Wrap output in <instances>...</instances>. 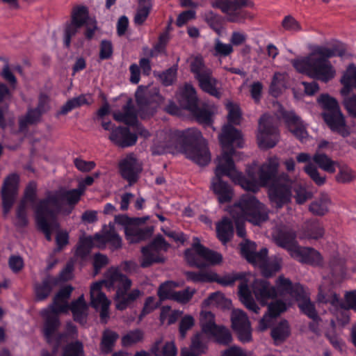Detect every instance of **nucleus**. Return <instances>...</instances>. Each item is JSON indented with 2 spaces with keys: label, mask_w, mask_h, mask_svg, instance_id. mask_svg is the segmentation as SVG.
Segmentation results:
<instances>
[{
  "label": "nucleus",
  "mask_w": 356,
  "mask_h": 356,
  "mask_svg": "<svg viewBox=\"0 0 356 356\" xmlns=\"http://www.w3.org/2000/svg\"><path fill=\"white\" fill-rule=\"evenodd\" d=\"M248 0H215L212 6L226 14L227 20L234 23H243L252 19V15L242 8L248 5Z\"/></svg>",
  "instance_id": "9b49d317"
},
{
  "label": "nucleus",
  "mask_w": 356,
  "mask_h": 356,
  "mask_svg": "<svg viewBox=\"0 0 356 356\" xmlns=\"http://www.w3.org/2000/svg\"><path fill=\"white\" fill-rule=\"evenodd\" d=\"M113 118L118 122L129 125H134L137 122V116L131 101H129L123 107V112H114Z\"/></svg>",
  "instance_id": "4c0bfd02"
},
{
  "label": "nucleus",
  "mask_w": 356,
  "mask_h": 356,
  "mask_svg": "<svg viewBox=\"0 0 356 356\" xmlns=\"http://www.w3.org/2000/svg\"><path fill=\"white\" fill-rule=\"evenodd\" d=\"M276 287L281 295L289 294L291 297L296 298L300 292L298 291L297 288H303L300 284H293L291 280L281 275L276 282Z\"/></svg>",
  "instance_id": "c9c22d12"
},
{
  "label": "nucleus",
  "mask_w": 356,
  "mask_h": 356,
  "mask_svg": "<svg viewBox=\"0 0 356 356\" xmlns=\"http://www.w3.org/2000/svg\"><path fill=\"white\" fill-rule=\"evenodd\" d=\"M202 332L209 335L217 327L215 323L214 316L211 312L203 311L200 314V320Z\"/></svg>",
  "instance_id": "09e8293b"
},
{
  "label": "nucleus",
  "mask_w": 356,
  "mask_h": 356,
  "mask_svg": "<svg viewBox=\"0 0 356 356\" xmlns=\"http://www.w3.org/2000/svg\"><path fill=\"white\" fill-rule=\"evenodd\" d=\"M204 304L220 308H228L231 305V301L226 298L222 293L216 292L211 293L209 298L204 300Z\"/></svg>",
  "instance_id": "603ef678"
},
{
  "label": "nucleus",
  "mask_w": 356,
  "mask_h": 356,
  "mask_svg": "<svg viewBox=\"0 0 356 356\" xmlns=\"http://www.w3.org/2000/svg\"><path fill=\"white\" fill-rule=\"evenodd\" d=\"M88 17V8L84 6H76L72 11V21L83 26Z\"/></svg>",
  "instance_id": "bf43d9fd"
},
{
  "label": "nucleus",
  "mask_w": 356,
  "mask_h": 356,
  "mask_svg": "<svg viewBox=\"0 0 356 356\" xmlns=\"http://www.w3.org/2000/svg\"><path fill=\"white\" fill-rule=\"evenodd\" d=\"M222 176H216L211 179V188L218 196L220 203L229 202L233 197V191L231 186L221 179Z\"/></svg>",
  "instance_id": "a878e982"
},
{
  "label": "nucleus",
  "mask_w": 356,
  "mask_h": 356,
  "mask_svg": "<svg viewBox=\"0 0 356 356\" xmlns=\"http://www.w3.org/2000/svg\"><path fill=\"white\" fill-rule=\"evenodd\" d=\"M279 165L280 159L277 156H269L259 167L257 175L249 170L248 177H245L242 180V188L252 192L272 183L268 190V196L272 206L277 209L289 202L291 197V181L288 176L282 174L278 179L275 180Z\"/></svg>",
  "instance_id": "f257e3e1"
},
{
  "label": "nucleus",
  "mask_w": 356,
  "mask_h": 356,
  "mask_svg": "<svg viewBox=\"0 0 356 356\" xmlns=\"http://www.w3.org/2000/svg\"><path fill=\"white\" fill-rule=\"evenodd\" d=\"M291 257L302 263L316 266L321 265L323 260L321 254L316 250L299 245L293 251Z\"/></svg>",
  "instance_id": "393cba45"
},
{
  "label": "nucleus",
  "mask_w": 356,
  "mask_h": 356,
  "mask_svg": "<svg viewBox=\"0 0 356 356\" xmlns=\"http://www.w3.org/2000/svg\"><path fill=\"white\" fill-rule=\"evenodd\" d=\"M72 290L73 288L71 286H66L61 289L54 297L52 304L41 312L44 318L42 332L47 342L52 341L56 336V331L60 327L58 314L67 312L70 308L68 299Z\"/></svg>",
  "instance_id": "0eeeda50"
},
{
  "label": "nucleus",
  "mask_w": 356,
  "mask_h": 356,
  "mask_svg": "<svg viewBox=\"0 0 356 356\" xmlns=\"http://www.w3.org/2000/svg\"><path fill=\"white\" fill-rule=\"evenodd\" d=\"M278 115L284 119L290 132L298 139L303 140L308 137L306 125L294 112L284 111L281 107Z\"/></svg>",
  "instance_id": "a211bd4d"
},
{
  "label": "nucleus",
  "mask_w": 356,
  "mask_h": 356,
  "mask_svg": "<svg viewBox=\"0 0 356 356\" xmlns=\"http://www.w3.org/2000/svg\"><path fill=\"white\" fill-rule=\"evenodd\" d=\"M169 247V243L165 241L162 236H156L148 245L143 247L141 250V267L147 268L154 263L163 262L165 259L162 252H166Z\"/></svg>",
  "instance_id": "ddd939ff"
},
{
  "label": "nucleus",
  "mask_w": 356,
  "mask_h": 356,
  "mask_svg": "<svg viewBox=\"0 0 356 356\" xmlns=\"http://www.w3.org/2000/svg\"><path fill=\"white\" fill-rule=\"evenodd\" d=\"M56 331V336L54 337L51 342L49 343H55V352L56 351L59 344L63 341V338L69 336L71 339H74L76 337V327L72 323H68L66 325V331L63 334H59Z\"/></svg>",
  "instance_id": "5fc2aeb1"
},
{
  "label": "nucleus",
  "mask_w": 356,
  "mask_h": 356,
  "mask_svg": "<svg viewBox=\"0 0 356 356\" xmlns=\"http://www.w3.org/2000/svg\"><path fill=\"white\" fill-rule=\"evenodd\" d=\"M209 338V336L202 332L197 333L191 339L190 349L187 350L193 353L197 356L205 353L207 350V343Z\"/></svg>",
  "instance_id": "58836bf2"
},
{
  "label": "nucleus",
  "mask_w": 356,
  "mask_h": 356,
  "mask_svg": "<svg viewBox=\"0 0 356 356\" xmlns=\"http://www.w3.org/2000/svg\"><path fill=\"white\" fill-rule=\"evenodd\" d=\"M241 252L249 263L253 265L256 262H261L262 258L267 256L268 250L266 248H262L259 252H256V244L249 241H246L241 244Z\"/></svg>",
  "instance_id": "bb28decb"
},
{
  "label": "nucleus",
  "mask_w": 356,
  "mask_h": 356,
  "mask_svg": "<svg viewBox=\"0 0 356 356\" xmlns=\"http://www.w3.org/2000/svg\"><path fill=\"white\" fill-rule=\"evenodd\" d=\"M330 204L331 200L329 196L322 193L309 204L308 209L314 216H323L329 212Z\"/></svg>",
  "instance_id": "c756f323"
},
{
  "label": "nucleus",
  "mask_w": 356,
  "mask_h": 356,
  "mask_svg": "<svg viewBox=\"0 0 356 356\" xmlns=\"http://www.w3.org/2000/svg\"><path fill=\"white\" fill-rule=\"evenodd\" d=\"M152 8V1L138 0V8L134 18L135 24L138 26L142 25L147 19Z\"/></svg>",
  "instance_id": "a19ab883"
},
{
  "label": "nucleus",
  "mask_w": 356,
  "mask_h": 356,
  "mask_svg": "<svg viewBox=\"0 0 356 356\" xmlns=\"http://www.w3.org/2000/svg\"><path fill=\"white\" fill-rule=\"evenodd\" d=\"M191 72L198 81L200 88L205 92L219 99L222 95L219 81L213 76L212 70L207 67L201 56L191 58Z\"/></svg>",
  "instance_id": "1a4fd4ad"
},
{
  "label": "nucleus",
  "mask_w": 356,
  "mask_h": 356,
  "mask_svg": "<svg viewBox=\"0 0 356 356\" xmlns=\"http://www.w3.org/2000/svg\"><path fill=\"white\" fill-rule=\"evenodd\" d=\"M178 286L176 282L172 281H167L161 284L157 291V295L160 301L165 300H172L173 296L175 293V288Z\"/></svg>",
  "instance_id": "8fccbe9b"
},
{
  "label": "nucleus",
  "mask_w": 356,
  "mask_h": 356,
  "mask_svg": "<svg viewBox=\"0 0 356 356\" xmlns=\"http://www.w3.org/2000/svg\"><path fill=\"white\" fill-rule=\"evenodd\" d=\"M219 140L222 146V154L217 157L215 162V175L227 176L234 182L242 187V180L245 176L236 170L232 156L234 150L232 145L236 143L238 147H242L241 134L234 127L225 125L222 133L219 136Z\"/></svg>",
  "instance_id": "20e7f679"
},
{
  "label": "nucleus",
  "mask_w": 356,
  "mask_h": 356,
  "mask_svg": "<svg viewBox=\"0 0 356 356\" xmlns=\"http://www.w3.org/2000/svg\"><path fill=\"white\" fill-rule=\"evenodd\" d=\"M318 102L323 109L322 113H327L340 110L337 100L327 94H322L318 98Z\"/></svg>",
  "instance_id": "a18cd8bd"
},
{
  "label": "nucleus",
  "mask_w": 356,
  "mask_h": 356,
  "mask_svg": "<svg viewBox=\"0 0 356 356\" xmlns=\"http://www.w3.org/2000/svg\"><path fill=\"white\" fill-rule=\"evenodd\" d=\"M318 300L323 302H329L332 305H341V307L347 309H353L356 312V290L347 291L344 295V301L340 303V299L337 293H332L330 297H325L321 292L318 294Z\"/></svg>",
  "instance_id": "5701e85b"
},
{
  "label": "nucleus",
  "mask_w": 356,
  "mask_h": 356,
  "mask_svg": "<svg viewBox=\"0 0 356 356\" xmlns=\"http://www.w3.org/2000/svg\"><path fill=\"white\" fill-rule=\"evenodd\" d=\"M109 139L121 147H127L136 144L137 136L130 132L126 127H115L111 133Z\"/></svg>",
  "instance_id": "b1692460"
},
{
  "label": "nucleus",
  "mask_w": 356,
  "mask_h": 356,
  "mask_svg": "<svg viewBox=\"0 0 356 356\" xmlns=\"http://www.w3.org/2000/svg\"><path fill=\"white\" fill-rule=\"evenodd\" d=\"M208 336L213 337L217 343L224 346L229 345L232 341L230 331L224 326L217 327Z\"/></svg>",
  "instance_id": "49530a36"
},
{
  "label": "nucleus",
  "mask_w": 356,
  "mask_h": 356,
  "mask_svg": "<svg viewBox=\"0 0 356 356\" xmlns=\"http://www.w3.org/2000/svg\"><path fill=\"white\" fill-rule=\"evenodd\" d=\"M185 258L190 266L204 268L207 263L217 264L221 262L222 257L220 254L206 248L200 243L197 238H194L191 249L185 252Z\"/></svg>",
  "instance_id": "9d476101"
},
{
  "label": "nucleus",
  "mask_w": 356,
  "mask_h": 356,
  "mask_svg": "<svg viewBox=\"0 0 356 356\" xmlns=\"http://www.w3.org/2000/svg\"><path fill=\"white\" fill-rule=\"evenodd\" d=\"M226 107L228 111L227 118L229 123L227 125L232 127L230 124H239L241 120V112L238 106L229 102L227 103Z\"/></svg>",
  "instance_id": "4d7b16f0"
},
{
  "label": "nucleus",
  "mask_w": 356,
  "mask_h": 356,
  "mask_svg": "<svg viewBox=\"0 0 356 356\" xmlns=\"http://www.w3.org/2000/svg\"><path fill=\"white\" fill-rule=\"evenodd\" d=\"M89 99V97H88L86 95H83L74 97L68 100L66 104L62 106L60 113L65 115L74 108L80 107L85 104H88Z\"/></svg>",
  "instance_id": "864d4df0"
},
{
  "label": "nucleus",
  "mask_w": 356,
  "mask_h": 356,
  "mask_svg": "<svg viewBox=\"0 0 356 356\" xmlns=\"http://www.w3.org/2000/svg\"><path fill=\"white\" fill-rule=\"evenodd\" d=\"M341 82L343 85V87L340 91L341 95L343 96V97L349 96L348 93L351 88L353 87L356 88V67L355 65L351 64L348 67L341 77Z\"/></svg>",
  "instance_id": "f704fd0d"
},
{
  "label": "nucleus",
  "mask_w": 356,
  "mask_h": 356,
  "mask_svg": "<svg viewBox=\"0 0 356 356\" xmlns=\"http://www.w3.org/2000/svg\"><path fill=\"white\" fill-rule=\"evenodd\" d=\"M83 192V188L72 190L61 188L49 193L35 206L38 226L48 241L51 240V232L59 227L58 223L56 221V216L58 214L70 215L79 201Z\"/></svg>",
  "instance_id": "f03ea898"
},
{
  "label": "nucleus",
  "mask_w": 356,
  "mask_h": 356,
  "mask_svg": "<svg viewBox=\"0 0 356 356\" xmlns=\"http://www.w3.org/2000/svg\"><path fill=\"white\" fill-rule=\"evenodd\" d=\"M131 285V280L121 273L118 269L111 268L107 271L105 286L108 289L116 288L115 298L116 309L124 310L142 295V292L138 289L129 291Z\"/></svg>",
  "instance_id": "423d86ee"
},
{
  "label": "nucleus",
  "mask_w": 356,
  "mask_h": 356,
  "mask_svg": "<svg viewBox=\"0 0 356 356\" xmlns=\"http://www.w3.org/2000/svg\"><path fill=\"white\" fill-rule=\"evenodd\" d=\"M234 51L231 44L223 43L220 39L215 40L213 54L216 57H227Z\"/></svg>",
  "instance_id": "13d9d810"
},
{
  "label": "nucleus",
  "mask_w": 356,
  "mask_h": 356,
  "mask_svg": "<svg viewBox=\"0 0 356 356\" xmlns=\"http://www.w3.org/2000/svg\"><path fill=\"white\" fill-rule=\"evenodd\" d=\"M70 309L76 321L81 324L86 322L88 305L84 300L83 295H81L76 300L72 302Z\"/></svg>",
  "instance_id": "e433bc0d"
},
{
  "label": "nucleus",
  "mask_w": 356,
  "mask_h": 356,
  "mask_svg": "<svg viewBox=\"0 0 356 356\" xmlns=\"http://www.w3.org/2000/svg\"><path fill=\"white\" fill-rule=\"evenodd\" d=\"M289 327L286 321L280 322L271 331V336L275 344L282 343L289 335Z\"/></svg>",
  "instance_id": "de8ad7c7"
},
{
  "label": "nucleus",
  "mask_w": 356,
  "mask_h": 356,
  "mask_svg": "<svg viewBox=\"0 0 356 356\" xmlns=\"http://www.w3.org/2000/svg\"><path fill=\"white\" fill-rule=\"evenodd\" d=\"M195 293V289L191 287H187L181 291H176L173 296L172 300L181 304H186L192 299Z\"/></svg>",
  "instance_id": "69168bd1"
},
{
  "label": "nucleus",
  "mask_w": 356,
  "mask_h": 356,
  "mask_svg": "<svg viewBox=\"0 0 356 356\" xmlns=\"http://www.w3.org/2000/svg\"><path fill=\"white\" fill-rule=\"evenodd\" d=\"M286 305L282 301H276L271 303L268 306L269 314L264 316V317L260 320L259 329L261 331L265 330L269 325L270 318L277 316L282 312L286 311Z\"/></svg>",
  "instance_id": "473e14b6"
},
{
  "label": "nucleus",
  "mask_w": 356,
  "mask_h": 356,
  "mask_svg": "<svg viewBox=\"0 0 356 356\" xmlns=\"http://www.w3.org/2000/svg\"><path fill=\"white\" fill-rule=\"evenodd\" d=\"M102 285H105V280L93 283L90 286V305L95 309H100V316L105 319L108 316V307L111 302L102 292Z\"/></svg>",
  "instance_id": "6ab92c4d"
},
{
  "label": "nucleus",
  "mask_w": 356,
  "mask_h": 356,
  "mask_svg": "<svg viewBox=\"0 0 356 356\" xmlns=\"http://www.w3.org/2000/svg\"><path fill=\"white\" fill-rule=\"evenodd\" d=\"M238 294L241 302L247 309L256 314L259 312L260 308L257 306L252 298L251 291H250L246 282L241 281L238 286Z\"/></svg>",
  "instance_id": "2f4dec72"
},
{
  "label": "nucleus",
  "mask_w": 356,
  "mask_h": 356,
  "mask_svg": "<svg viewBox=\"0 0 356 356\" xmlns=\"http://www.w3.org/2000/svg\"><path fill=\"white\" fill-rule=\"evenodd\" d=\"M280 139L279 131L275 124V119L268 115H264L259 122L257 140L260 147L271 148L276 145Z\"/></svg>",
  "instance_id": "f8f14e48"
},
{
  "label": "nucleus",
  "mask_w": 356,
  "mask_h": 356,
  "mask_svg": "<svg viewBox=\"0 0 356 356\" xmlns=\"http://www.w3.org/2000/svg\"><path fill=\"white\" fill-rule=\"evenodd\" d=\"M119 170L122 178L131 186L137 181L142 165L134 154H129L120 161Z\"/></svg>",
  "instance_id": "dca6fc26"
},
{
  "label": "nucleus",
  "mask_w": 356,
  "mask_h": 356,
  "mask_svg": "<svg viewBox=\"0 0 356 356\" xmlns=\"http://www.w3.org/2000/svg\"><path fill=\"white\" fill-rule=\"evenodd\" d=\"M19 175L13 173L4 180L1 188V197L4 215H7L17 198L19 189Z\"/></svg>",
  "instance_id": "4468645a"
},
{
  "label": "nucleus",
  "mask_w": 356,
  "mask_h": 356,
  "mask_svg": "<svg viewBox=\"0 0 356 356\" xmlns=\"http://www.w3.org/2000/svg\"><path fill=\"white\" fill-rule=\"evenodd\" d=\"M179 139L187 145H200L206 141L201 132L195 128H190L184 131H159L156 133L154 145L152 147L153 154H164L167 149L175 145V140Z\"/></svg>",
  "instance_id": "6e6552de"
},
{
  "label": "nucleus",
  "mask_w": 356,
  "mask_h": 356,
  "mask_svg": "<svg viewBox=\"0 0 356 356\" xmlns=\"http://www.w3.org/2000/svg\"><path fill=\"white\" fill-rule=\"evenodd\" d=\"M152 233L149 227L141 228L135 222L125 230L127 239L131 243H138L148 238Z\"/></svg>",
  "instance_id": "7c9ffc66"
},
{
  "label": "nucleus",
  "mask_w": 356,
  "mask_h": 356,
  "mask_svg": "<svg viewBox=\"0 0 356 356\" xmlns=\"http://www.w3.org/2000/svg\"><path fill=\"white\" fill-rule=\"evenodd\" d=\"M232 327L236 332L238 339L242 343L252 340L250 322L246 314L241 309H234L231 314Z\"/></svg>",
  "instance_id": "2eb2a0df"
},
{
  "label": "nucleus",
  "mask_w": 356,
  "mask_h": 356,
  "mask_svg": "<svg viewBox=\"0 0 356 356\" xmlns=\"http://www.w3.org/2000/svg\"><path fill=\"white\" fill-rule=\"evenodd\" d=\"M182 97L186 101V106L192 108L196 105L197 97L194 87L189 83H186L182 90Z\"/></svg>",
  "instance_id": "052dcab7"
},
{
  "label": "nucleus",
  "mask_w": 356,
  "mask_h": 356,
  "mask_svg": "<svg viewBox=\"0 0 356 356\" xmlns=\"http://www.w3.org/2000/svg\"><path fill=\"white\" fill-rule=\"evenodd\" d=\"M281 25L284 30L292 33L299 32L302 30L300 24L290 15L284 17Z\"/></svg>",
  "instance_id": "338daca9"
},
{
  "label": "nucleus",
  "mask_w": 356,
  "mask_h": 356,
  "mask_svg": "<svg viewBox=\"0 0 356 356\" xmlns=\"http://www.w3.org/2000/svg\"><path fill=\"white\" fill-rule=\"evenodd\" d=\"M321 115L332 131L337 133L343 138L350 135V129L341 109L332 113H321Z\"/></svg>",
  "instance_id": "f3484780"
},
{
  "label": "nucleus",
  "mask_w": 356,
  "mask_h": 356,
  "mask_svg": "<svg viewBox=\"0 0 356 356\" xmlns=\"http://www.w3.org/2000/svg\"><path fill=\"white\" fill-rule=\"evenodd\" d=\"M312 159L321 169L329 173L335 172L337 165L339 163L324 153H316Z\"/></svg>",
  "instance_id": "79ce46f5"
},
{
  "label": "nucleus",
  "mask_w": 356,
  "mask_h": 356,
  "mask_svg": "<svg viewBox=\"0 0 356 356\" xmlns=\"http://www.w3.org/2000/svg\"><path fill=\"white\" fill-rule=\"evenodd\" d=\"M229 212L235 221L236 233L240 237L245 236L243 226L245 220L259 225L268 220L267 209L251 195H242L239 200L229 208Z\"/></svg>",
  "instance_id": "39448f33"
},
{
  "label": "nucleus",
  "mask_w": 356,
  "mask_h": 356,
  "mask_svg": "<svg viewBox=\"0 0 356 356\" xmlns=\"http://www.w3.org/2000/svg\"><path fill=\"white\" fill-rule=\"evenodd\" d=\"M293 197L296 202L298 204H303L308 200L312 197V193L305 188L300 185H296L293 188Z\"/></svg>",
  "instance_id": "0e129e2a"
},
{
  "label": "nucleus",
  "mask_w": 356,
  "mask_h": 356,
  "mask_svg": "<svg viewBox=\"0 0 356 356\" xmlns=\"http://www.w3.org/2000/svg\"><path fill=\"white\" fill-rule=\"evenodd\" d=\"M186 156L199 165H206L211 161V154L207 143L204 141L200 145H187L184 147Z\"/></svg>",
  "instance_id": "aec40b11"
},
{
  "label": "nucleus",
  "mask_w": 356,
  "mask_h": 356,
  "mask_svg": "<svg viewBox=\"0 0 356 356\" xmlns=\"http://www.w3.org/2000/svg\"><path fill=\"white\" fill-rule=\"evenodd\" d=\"M337 168L339 169V172L335 177V179L338 183L347 184L356 179L355 172L348 166L346 165H341L338 163Z\"/></svg>",
  "instance_id": "3c124183"
},
{
  "label": "nucleus",
  "mask_w": 356,
  "mask_h": 356,
  "mask_svg": "<svg viewBox=\"0 0 356 356\" xmlns=\"http://www.w3.org/2000/svg\"><path fill=\"white\" fill-rule=\"evenodd\" d=\"M118 338L119 334L117 332L109 329L104 330L102 333V340L99 345L101 352L106 355L112 352L115 343Z\"/></svg>",
  "instance_id": "ea45409f"
},
{
  "label": "nucleus",
  "mask_w": 356,
  "mask_h": 356,
  "mask_svg": "<svg viewBox=\"0 0 356 356\" xmlns=\"http://www.w3.org/2000/svg\"><path fill=\"white\" fill-rule=\"evenodd\" d=\"M344 51V48L337 50L336 48L318 47L307 57L292 60L291 63L298 72L326 83L336 74L328 58L337 55L341 56Z\"/></svg>",
  "instance_id": "7ed1b4c3"
},
{
  "label": "nucleus",
  "mask_w": 356,
  "mask_h": 356,
  "mask_svg": "<svg viewBox=\"0 0 356 356\" xmlns=\"http://www.w3.org/2000/svg\"><path fill=\"white\" fill-rule=\"evenodd\" d=\"M58 284L56 277L48 276L41 284H37L35 287L36 298L39 300L45 299L49 295L52 288Z\"/></svg>",
  "instance_id": "37998d69"
},
{
  "label": "nucleus",
  "mask_w": 356,
  "mask_h": 356,
  "mask_svg": "<svg viewBox=\"0 0 356 356\" xmlns=\"http://www.w3.org/2000/svg\"><path fill=\"white\" fill-rule=\"evenodd\" d=\"M61 356H84L83 346L80 341L67 344Z\"/></svg>",
  "instance_id": "e2e57ef3"
},
{
  "label": "nucleus",
  "mask_w": 356,
  "mask_h": 356,
  "mask_svg": "<svg viewBox=\"0 0 356 356\" xmlns=\"http://www.w3.org/2000/svg\"><path fill=\"white\" fill-rule=\"evenodd\" d=\"M216 232L218 239L225 244L233 235L234 229L232 222L227 218L222 219L220 222L218 223Z\"/></svg>",
  "instance_id": "c03bdc74"
},
{
  "label": "nucleus",
  "mask_w": 356,
  "mask_h": 356,
  "mask_svg": "<svg viewBox=\"0 0 356 356\" xmlns=\"http://www.w3.org/2000/svg\"><path fill=\"white\" fill-rule=\"evenodd\" d=\"M106 240L113 250L122 247V238L117 234L113 225L109 224L108 229L106 230Z\"/></svg>",
  "instance_id": "6e6d98bb"
},
{
  "label": "nucleus",
  "mask_w": 356,
  "mask_h": 356,
  "mask_svg": "<svg viewBox=\"0 0 356 356\" xmlns=\"http://www.w3.org/2000/svg\"><path fill=\"white\" fill-rule=\"evenodd\" d=\"M254 265L261 268L262 275L264 277H268L280 270L282 259L278 257H274L267 259V256H264L262 258L261 262H256Z\"/></svg>",
  "instance_id": "c85d7f7f"
},
{
  "label": "nucleus",
  "mask_w": 356,
  "mask_h": 356,
  "mask_svg": "<svg viewBox=\"0 0 356 356\" xmlns=\"http://www.w3.org/2000/svg\"><path fill=\"white\" fill-rule=\"evenodd\" d=\"M162 339L156 341L150 348V352L154 356H177V349L173 341L165 342L161 346Z\"/></svg>",
  "instance_id": "72a5a7b5"
},
{
  "label": "nucleus",
  "mask_w": 356,
  "mask_h": 356,
  "mask_svg": "<svg viewBox=\"0 0 356 356\" xmlns=\"http://www.w3.org/2000/svg\"><path fill=\"white\" fill-rule=\"evenodd\" d=\"M342 104L348 114L356 118V93L343 98Z\"/></svg>",
  "instance_id": "774afa93"
},
{
  "label": "nucleus",
  "mask_w": 356,
  "mask_h": 356,
  "mask_svg": "<svg viewBox=\"0 0 356 356\" xmlns=\"http://www.w3.org/2000/svg\"><path fill=\"white\" fill-rule=\"evenodd\" d=\"M252 291L257 300L264 305L277 295L275 287L264 280H255L252 284Z\"/></svg>",
  "instance_id": "412c9836"
},
{
  "label": "nucleus",
  "mask_w": 356,
  "mask_h": 356,
  "mask_svg": "<svg viewBox=\"0 0 356 356\" xmlns=\"http://www.w3.org/2000/svg\"><path fill=\"white\" fill-rule=\"evenodd\" d=\"M143 337V333L141 330L136 329L130 331L122 337V345L123 346H130L140 341Z\"/></svg>",
  "instance_id": "680f3d73"
},
{
  "label": "nucleus",
  "mask_w": 356,
  "mask_h": 356,
  "mask_svg": "<svg viewBox=\"0 0 356 356\" xmlns=\"http://www.w3.org/2000/svg\"><path fill=\"white\" fill-rule=\"evenodd\" d=\"M297 289L298 291L300 292V294L296 298V300L298 302V307L301 312L309 318L314 321H316L318 318V316L314 305L310 300L309 293L304 288L298 287Z\"/></svg>",
  "instance_id": "cd10ccee"
},
{
  "label": "nucleus",
  "mask_w": 356,
  "mask_h": 356,
  "mask_svg": "<svg viewBox=\"0 0 356 356\" xmlns=\"http://www.w3.org/2000/svg\"><path fill=\"white\" fill-rule=\"evenodd\" d=\"M273 238L278 246L287 250L291 255L298 246L295 232L289 228L278 229L273 234Z\"/></svg>",
  "instance_id": "4be33fe9"
}]
</instances>
